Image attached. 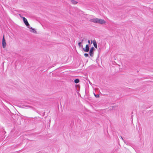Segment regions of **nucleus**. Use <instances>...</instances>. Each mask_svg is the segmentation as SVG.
<instances>
[{
  "mask_svg": "<svg viewBox=\"0 0 153 153\" xmlns=\"http://www.w3.org/2000/svg\"><path fill=\"white\" fill-rule=\"evenodd\" d=\"M91 21L94 23H97L101 24H102L105 23V22L103 19L97 18L91 19Z\"/></svg>",
  "mask_w": 153,
  "mask_h": 153,
  "instance_id": "1",
  "label": "nucleus"
},
{
  "mask_svg": "<svg viewBox=\"0 0 153 153\" xmlns=\"http://www.w3.org/2000/svg\"><path fill=\"white\" fill-rule=\"evenodd\" d=\"M23 21L25 24L27 26V27H29L30 25L29 24L27 19L24 17L23 18Z\"/></svg>",
  "mask_w": 153,
  "mask_h": 153,
  "instance_id": "2",
  "label": "nucleus"
},
{
  "mask_svg": "<svg viewBox=\"0 0 153 153\" xmlns=\"http://www.w3.org/2000/svg\"><path fill=\"white\" fill-rule=\"evenodd\" d=\"M6 42L5 39L4 38V35L2 38V45L3 47V48H5L6 46Z\"/></svg>",
  "mask_w": 153,
  "mask_h": 153,
  "instance_id": "3",
  "label": "nucleus"
},
{
  "mask_svg": "<svg viewBox=\"0 0 153 153\" xmlns=\"http://www.w3.org/2000/svg\"><path fill=\"white\" fill-rule=\"evenodd\" d=\"M94 48L93 47H92L91 49L89 51V54L91 57H92L94 55Z\"/></svg>",
  "mask_w": 153,
  "mask_h": 153,
  "instance_id": "4",
  "label": "nucleus"
},
{
  "mask_svg": "<svg viewBox=\"0 0 153 153\" xmlns=\"http://www.w3.org/2000/svg\"><path fill=\"white\" fill-rule=\"evenodd\" d=\"M89 50V47L88 45H86L85 47V48H83V51L86 52H88Z\"/></svg>",
  "mask_w": 153,
  "mask_h": 153,
  "instance_id": "5",
  "label": "nucleus"
},
{
  "mask_svg": "<svg viewBox=\"0 0 153 153\" xmlns=\"http://www.w3.org/2000/svg\"><path fill=\"white\" fill-rule=\"evenodd\" d=\"M92 43L93 44V45L95 47V48H97V44L95 40H94L93 42Z\"/></svg>",
  "mask_w": 153,
  "mask_h": 153,
  "instance_id": "6",
  "label": "nucleus"
},
{
  "mask_svg": "<svg viewBox=\"0 0 153 153\" xmlns=\"http://www.w3.org/2000/svg\"><path fill=\"white\" fill-rule=\"evenodd\" d=\"M29 27H28V28L32 29V30H31V31L33 33H35L36 32V31L35 30L34 28H33L32 27H30V26Z\"/></svg>",
  "mask_w": 153,
  "mask_h": 153,
  "instance_id": "7",
  "label": "nucleus"
},
{
  "mask_svg": "<svg viewBox=\"0 0 153 153\" xmlns=\"http://www.w3.org/2000/svg\"><path fill=\"white\" fill-rule=\"evenodd\" d=\"M83 41V39H82L81 42L78 43V45L79 47H82L83 45H81Z\"/></svg>",
  "mask_w": 153,
  "mask_h": 153,
  "instance_id": "8",
  "label": "nucleus"
},
{
  "mask_svg": "<svg viewBox=\"0 0 153 153\" xmlns=\"http://www.w3.org/2000/svg\"><path fill=\"white\" fill-rule=\"evenodd\" d=\"M71 2L72 4H75L77 3V2L74 0H71Z\"/></svg>",
  "mask_w": 153,
  "mask_h": 153,
  "instance_id": "9",
  "label": "nucleus"
},
{
  "mask_svg": "<svg viewBox=\"0 0 153 153\" xmlns=\"http://www.w3.org/2000/svg\"><path fill=\"white\" fill-rule=\"evenodd\" d=\"M79 82V80L78 79H76L74 80V82L75 83L77 84Z\"/></svg>",
  "mask_w": 153,
  "mask_h": 153,
  "instance_id": "10",
  "label": "nucleus"
},
{
  "mask_svg": "<svg viewBox=\"0 0 153 153\" xmlns=\"http://www.w3.org/2000/svg\"><path fill=\"white\" fill-rule=\"evenodd\" d=\"M94 96L96 98H98L99 97V95L98 94H94Z\"/></svg>",
  "mask_w": 153,
  "mask_h": 153,
  "instance_id": "11",
  "label": "nucleus"
},
{
  "mask_svg": "<svg viewBox=\"0 0 153 153\" xmlns=\"http://www.w3.org/2000/svg\"><path fill=\"white\" fill-rule=\"evenodd\" d=\"M84 56L85 57H87L88 56V53H85L84 54Z\"/></svg>",
  "mask_w": 153,
  "mask_h": 153,
  "instance_id": "12",
  "label": "nucleus"
},
{
  "mask_svg": "<svg viewBox=\"0 0 153 153\" xmlns=\"http://www.w3.org/2000/svg\"><path fill=\"white\" fill-rule=\"evenodd\" d=\"M88 43L90 44V41L89 40H88Z\"/></svg>",
  "mask_w": 153,
  "mask_h": 153,
  "instance_id": "13",
  "label": "nucleus"
},
{
  "mask_svg": "<svg viewBox=\"0 0 153 153\" xmlns=\"http://www.w3.org/2000/svg\"><path fill=\"white\" fill-rule=\"evenodd\" d=\"M91 43H92V41L91 40Z\"/></svg>",
  "mask_w": 153,
  "mask_h": 153,
  "instance_id": "14",
  "label": "nucleus"
}]
</instances>
